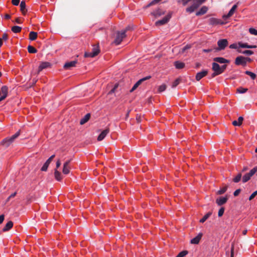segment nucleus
Segmentation results:
<instances>
[{
    "mask_svg": "<svg viewBox=\"0 0 257 257\" xmlns=\"http://www.w3.org/2000/svg\"><path fill=\"white\" fill-rule=\"evenodd\" d=\"M50 63L48 62H42L39 67L38 74H39L40 72L43 69L48 68L50 67Z\"/></svg>",
    "mask_w": 257,
    "mask_h": 257,
    "instance_id": "14",
    "label": "nucleus"
},
{
    "mask_svg": "<svg viewBox=\"0 0 257 257\" xmlns=\"http://www.w3.org/2000/svg\"><path fill=\"white\" fill-rule=\"evenodd\" d=\"M171 18V14H169L164 17L162 20H159L155 23L156 26H161L164 25L168 22L170 18Z\"/></svg>",
    "mask_w": 257,
    "mask_h": 257,
    "instance_id": "6",
    "label": "nucleus"
},
{
    "mask_svg": "<svg viewBox=\"0 0 257 257\" xmlns=\"http://www.w3.org/2000/svg\"><path fill=\"white\" fill-rule=\"evenodd\" d=\"M228 45V41L227 39H220L217 42L218 47L216 48L215 51H220L224 50Z\"/></svg>",
    "mask_w": 257,
    "mask_h": 257,
    "instance_id": "4",
    "label": "nucleus"
},
{
    "mask_svg": "<svg viewBox=\"0 0 257 257\" xmlns=\"http://www.w3.org/2000/svg\"><path fill=\"white\" fill-rule=\"evenodd\" d=\"M206 0H193L192 5L186 9V12L191 13L197 9Z\"/></svg>",
    "mask_w": 257,
    "mask_h": 257,
    "instance_id": "2",
    "label": "nucleus"
},
{
    "mask_svg": "<svg viewBox=\"0 0 257 257\" xmlns=\"http://www.w3.org/2000/svg\"><path fill=\"white\" fill-rule=\"evenodd\" d=\"M227 187H228L227 186H225L223 188L220 189L219 190H218L217 192V194H218V195L223 194V193H224L226 191V190L227 189Z\"/></svg>",
    "mask_w": 257,
    "mask_h": 257,
    "instance_id": "35",
    "label": "nucleus"
},
{
    "mask_svg": "<svg viewBox=\"0 0 257 257\" xmlns=\"http://www.w3.org/2000/svg\"><path fill=\"white\" fill-rule=\"evenodd\" d=\"M247 88L240 87L237 89V91L239 93H245L247 91Z\"/></svg>",
    "mask_w": 257,
    "mask_h": 257,
    "instance_id": "41",
    "label": "nucleus"
},
{
    "mask_svg": "<svg viewBox=\"0 0 257 257\" xmlns=\"http://www.w3.org/2000/svg\"><path fill=\"white\" fill-rule=\"evenodd\" d=\"M238 45L240 47L243 48H248L250 49V45H248L247 43H242L241 42L238 43Z\"/></svg>",
    "mask_w": 257,
    "mask_h": 257,
    "instance_id": "38",
    "label": "nucleus"
},
{
    "mask_svg": "<svg viewBox=\"0 0 257 257\" xmlns=\"http://www.w3.org/2000/svg\"><path fill=\"white\" fill-rule=\"evenodd\" d=\"M191 48V45H187L185 46H184L183 48H182L179 51L181 53H184L186 52V50L190 49Z\"/></svg>",
    "mask_w": 257,
    "mask_h": 257,
    "instance_id": "40",
    "label": "nucleus"
},
{
    "mask_svg": "<svg viewBox=\"0 0 257 257\" xmlns=\"http://www.w3.org/2000/svg\"><path fill=\"white\" fill-rule=\"evenodd\" d=\"M234 12H235V10H234L232 9H231L230 10L229 12H228V13L227 15H224L223 16V17H222L223 19L224 20L227 19L228 18H229L230 17H231L233 15Z\"/></svg>",
    "mask_w": 257,
    "mask_h": 257,
    "instance_id": "27",
    "label": "nucleus"
},
{
    "mask_svg": "<svg viewBox=\"0 0 257 257\" xmlns=\"http://www.w3.org/2000/svg\"><path fill=\"white\" fill-rule=\"evenodd\" d=\"M228 200L227 196L221 197L216 200V203L218 206H221L225 204Z\"/></svg>",
    "mask_w": 257,
    "mask_h": 257,
    "instance_id": "12",
    "label": "nucleus"
},
{
    "mask_svg": "<svg viewBox=\"0 0 257 257\" xmlns=\"http://www.w3.org/2000/svg\"><path fill=\"white\" fill-rule=\"evenodd\" d=\"M212 69L213 71L216 72V73L217 74H220L222 73V71H221L220 66L217 63H212Z\"/></svg>",
    "mask_w": 257,
    "mask_h": 257,
    "instance_id": "13",
    "label": "nucleus"
},
{
    "mask_svg": "<svg viewBox=\"0 0 257 257\" xmlns=\"http://www.w3.org/2000/svg\"><path fill=\"white\" fill-rule=\"evenodd\" d=\"M257 172V167H254L252 169L248 174L250 177H252Z\"/></svg>",
    "mask_w": 257,
    "mask_h": 257,
    "instance_id": "42",
    "label": "nucleus"
},
{
    "mask_svg": "<svg viewBox=\"0 0 257 257\" xmlns=\"http://www.w3.org/2000/svg\"><path fill=\"white\" fill-rule=\"evenodd\" d=\"M2 39V41H7L8 39V35L6 33H4L3 34L2 38H1Z\"/></svg>",
    "mask_w": 257,
    "mask_h": 257,
    "instance_id": "54",
    "label": "nucleus"
},
{
    "mask_svg": "<svg viewBox=\"0 0 257 257\" xmlns=\"http://www.w3.org/2000/svg\"><path fill=\"white\" fill-rule=\"evenodd\" d=\"M21 30L22 28L17 26H13L12 28V31L15 33H20L21 31Z\"/></svg>",
    "mask_w": 257,
    "mask_h": 257,
    "instance_id": "32",
    "label": "nucleus"
},
{
    "mask_svg": "<svg viewBox=\"0 0 257 257\" xmlns=\"http://www.w3.org/2000/svg\"><path fill=\"white\" fill-rule=\"evenodd\" d=\"M150 78H151V76H147L146 77H144L143 78L140 79L139 81H138L135 84V85L133 86L132 88L130 90V92H133L135 90H136L139 87V85H140L143 82L145 81L146 80L150 79Z\"/></svg>",
    "mask_w": 257,
    "mask_h": 257,
    "instance_id": "7",
    "label": "nucleus"
},
{
    "mask_svg": "<svg viewBox=\"0 0 257 257\" xmlns=\"http://www.w3.org/2000/svg\"><path fill=\"white\" fill-rule=\"evenodd\" d=\"M166 85L165 84H162L159 87L158 91L160 92H162L165 91L166 89Z\"/></svg>",
    "mask_w": 257,
    "mask_h": 257,
    "instance_id": "43",
    "label": "nucleus"
},
{
    "mask_svg": "<svg viewBox=\"0 0 257 257\" xmlns=\"http://www.w3.org/2000/svg\"><path fill=\"white\" fill-rule=\"evenodd\" d=\"M77 63V60L67 62L64 65L63 68L65 69H70L71 67H75Z\"/></svg>",
    "mask_w": 257,
    "mask_h": 257,
    "instance_id": "10",
    "label": "nucleus"
},
{
    "mask_svg": "<svg viewBox=\"0 0 257 257\" xmlns=\"http://www.w3.org/2000/svg\"><path fill=\"white\" fill-rule=\"evenodd\" d=\"M70 162L71 160H69L66 161L63 164L62 172L65 175H67L70 172V170L71 169L70 167Z\"/></svg>",
    "mask_w": 257,
    "mask_h": 257,
    "instance_id": "8",
    "label": "nucleus"
},
{
    "mask_svg": "<svg viewBox=\"0 0 257 257\" xmlns=\"http://www.w3.org/2000/svg\"><path fill=\"white\" fill-rule=\"evenodd\" d=\"M241 173H238L237 175L233 179V181L235 183H237L240 181L241 178Z\"/></svg>",
    "mask_w": 257,
    "mask_h": 257,
    "instance_id": "37",
    "label": "nucleus"
},
{
    "mask_svg": "<svg viewBox=\"0 0 257 257\" xmlns=\"http://www.w3.org/2000/svg\"><path fill=\"white\" fill-rule=\"evenodd\" d=\"M132 29H133L132 27H131V26H128L127 27H126L125 28V29L123 31H125V33L126 31L131 30Z\"/></svg>",
    "mask_w": 257,
    "mask_h": 257,
    "instance_id": "61",
    "label": "nucleus"
},
{
    "mask_svg": "<svg viewBox=\"0 0 257 257\" xmlns=\"http://www.w3.org/2000/svg\"><path fill=\"white\" fill-rule=\"evenodd\" d=\"M188 253L187 250H183L180 252L176 257H184Z\"/></svg>",
    "mask_w": 257,
    "mask_h": 257,
    "instance_id": "45",
    "label": "nucleus"
},
{
    "mask_svg": "<svg viewBox=\"0 0 257 257\" xmlns=\"http://www.w3.org/2000/svg\"><path fill=\"white\" fill-rule=\"evenodd\" d=\"M5 219V216L4 214L0 215V224L3 223Z\"/></svg>",
    "mask_w": 257,
    "mask_h": 257,
    "instance_id": "60",
    "label": "nucleus"
},
{
    "mask_svg": "<svg viewBox=\"0 0 257 257\" xmlns=\"http://www.w3.org/2000/svg\"><path fill=\"white\" fill-rule=\"evenodd\" d=\"M13 226V222L12 221H9L3 228V232H6L10 230Z\"/></svg>",
    "mask_w": 257,
    "mask_h": 257,
    "instance_id": "20",
    "label": "nucleus"
},
{
    "mask_svg": "<svg viewBox=\"0 0 257 257\" xmlns=\"http://www.w3.org/2000/svg\"><path fill=\"white\" fill-rule=\"evenodd\" d=\"M175 66L177 69H182L184 67L185 64L179 61H176L175 62Z\"/></svg>",
    "mask_w": 257,
    "mask_h": 257,
    "instance_id": "29",
    "label": "nucleus"
},
{
    "mask_svg": "<svg viewBox=\"0 0 257 257\" xmlns=\"http://www.w3.org/2000/svg\"><path fill=\"white\" fill-rule=\"evenodd\" d=\"M49 165V164L46 162L43 165V167L41 168V170L42 171H46L47 170Z\"/></svg>",
    "mask_w": 257,
    "mask_h": 257,
    "instance_id": "44",
    "label": "nucleus"
},
{
    "mask_svg": "<svg viewBox=\"0 0 257 257\" xmlns=\"http://www.w3.org/2000/svg\"><path fill=\"white\" fill-rule=\"evenodd\" d=\"M5 18L6 19H10L11 18V16L9 14H6L5 16Z\"/></svg>",
    "mask_w": 257,
    "mask_h": 257,
    "instance_id": "63",
    "label": "nucleus"
},
{
    "mask_svg": "<svg viewBox=\"0 0 257 257\" xmlns=\"http://www.w3.org/2000/svg\"><path fill=\"white\" fill-rule=\"evenodd\" d=\"M90 114L89 113L86 114L84 117H83L80 121V123L81 124H83L85 123L90 118Z\"/></svg>",
    "mask_w": 257,
    "mask_h": 257,
    "instance_id": "26",
    "label": "nucleus"
},
{
    "mask_svg": "<svg viewBox=\"0 0 257 257\" xmlns=\"http://www.w3.org/2000/svg\"><path fill=\"white\" fill-rule=\"evenodd\" d=\"M245 73L246 75L249 76L251 77V78L253 80H254L256 78L255 74H254V73H252L249 71H246L245 72Z\"/></svg>",
    "mask_w": 257,
    "mask_h": 257,
    "instance_id": "36",
    "label": "nucleus"
},
{
    "mask_svg": "<svg viewBox=\"0 0 257 257\" xmlns=\"http://www.w3.org/2000/svg\"><path fill=\"white\" fill-rule=\"evenodd\" d=\"M61 165V162H60V160L59 159H58L56 162V169H57Z\"/></svg>",
    "mask_w": 257,
    "mask_h": 257,
    "instance_id": "58",
    "label": "nucleus"
},
{
    "mask_svg": "<svg viewBox=\"0 0 257 257\" xmlns=\"http://www.w3.org/2000/svg\"><path fill=\"white\" fill-rule=\"evenodd\" d=\"M235 64L236 65L245 66L246 64L245 61V57L241 56L237 57L235 60Z\"/></svg>",
    "mask_w": 257,
    "mask_h": 257,
    "instance_id": "9",
    "label": "nucleus"
},
{
    "mask_svg": "<svg viewBox=\"0 0 257 257\" xmlns=\"http://www.w3.org/2000/svg\"><path fill=\"white\" fill-rule=\"evenodd\" d=\"M245 61L246 62L247 61L251 62V59L250 58H248V57H245Z\"/></svg>",
    "mask_w": 257,
    "mask_h": 257,
    "instance_id": "64",
    "label": "nucleus"
},
{
    "mask_svg": "<svg viewBox=\"0 0 257 257\" xmlns=\"http://www.w3.org/2000/svg\"><path fill=\"white\" fill-rule=\"evenodd\" d=\"M251 177H250L248 173L245 174L242 177V182L245 183L247 182L248 180H250Z\"/></svg>",
    "mask_w": 257,
    "mask_h": 257,
    "instance_id": "34",
    "label": "nucleus"
},
{
    "mask_svg": "<svg viewBox=\"0 0 257 257\" xmlns=\"http://www.w3.org/2000/svg\"><path fill=\"white\" fill-rule=\"evenodd\" d=\"M125 31H121V32H117L114 43L117 45L120 44L122 39L125 38Z\"/></svg>",
    "mask_w": 257,
    "mask_h": 257,
    "instance_id": "5",
    "label": "nucleus"
},
{
    "mask_svg": "<svg viewBox=\"0 0 257 257\" xmlns=\"http://www.w3.org/2000/svg\"><path fill=\"white\" fill-rule=\"evenodd\" d=\"M118 86V84H115L113 87V88L109 91V93L111 94L112 93H114L115 91V90L117 88Z\"/></svg>",
    "mask_w": 257,
    "mask_h": 257,
    "instance_id": "48",
    "label": "nucleus"
},
{
    "mask_svg": "<svg viewBox=\"0 0 257 257\" xmlns=\"http://www.w3.org/2000/svg\"><path fill=\"white\" fill-rule=\"evenodd\" d=\"M227 65L226 64H224L222 66H220L221 71H222V73L224 71V70L226 69Z\"/></svg>",
    "mask_w": 257,
    "mask_h": 257,
    "instance_id": "59",
    "label": "nucleus"
},
{
    "mask_svg": "<svg viewBox=\"0 0 257 257\" xmlns=\"http://www.w3.org/2000/svg\"><path fill=\"white\" fill-rule=\"evenodd\" d=\"M164 14L165 12L160 9H158V10H156L152 13V14L155 17H159L162 15H164Z\"/></svg>",
    "mask_w": 257,
    "mask_h": 257,
    "instance_id": "22",
    "label": "nucleus"
},
{
    "mask_svg": "<svg viewBox=\"0 0 257 257\" xmlns=\"http://www.w3.org/2000/svg\"><path fill=\"white\" fill-rule=\"evenodd\" d=\"M241 192V189H238L237 190H236L234 193H233V195L234 196H237L238 195V194L240 193Z\"/></svg>",
    "mask_w": 257,
    "mask_h": 257,
    "instance_id": "55",
    "label": "nucleus"
},
{
    "mask_svg": "<svg viewBox=\"0 0 257 257\" xmlns=\"http://www.w3.org/2000/svg\"><path fill=\"white\" fill-rule=\"evenodd\" d=\"M212 214V212H209L207 214H206L202 219L200 220V222L203 223Z\"/></svg>",
    "mask_w": 257,
    "mask_h": 257,
    "instance_id": "30",
    "label": "nucleus"
},
{
    "mask_svg": "<svg viewBox=\"0 0 257 257\" xmlns=\"http://www.w3.org/2000/svg\"><path fill=\"white\" fill-rule=\"evenodd\" d=\"M208 11V8L206 6H203L200 10L196 12V16H200L205 14Z\"/></svg>",
    "mask_w": 257,
    "mask_h": 257,
    "instance_id": "21",
    "label": "nucleus"
},
{
    "mask_svg": "<svg viewBox=\"0 0 257 257\" xmlns=\"http://www.w3.org/2000/svg\"><path fill=\"white\" fill-rule=\"evenodd\" d=\"M37 38V33L32 31L29 34V39L31 41L35 40Z\"/></svg>",
    "mask_w": 257,
    "mask_h": 257,
    "instance_id": "28",
    "label": "nucleus"
},
{
    "mask_svg": "<svg viewBox=\"0 0 257 257\" xmlns=\"http://www.w3.org/2000/svg\"><path fill=\"white\" fill-rule=\"evenodd\" d=\"M243 118L242 116H239L238 118V120H234L232 122V124L234 126H240L241 125Z\"/></svg>",
    "mask_w": 257,
    "mask_h": 257,
    "instance_id": "24",
    "label": "nucleus"
},
{
    "mask_svg": "<svg viewBox=\"0 0 257 257\" xmlns=\"http://www.w3.org/2000/svg\"><path fill=\"white\" fill-rule=\"evenodd\" d=\"M229 48L230 49H237V45L236 43H233L232 44H231L229 46Z\"/></svg>",
    "mask_w": 257,
    "mask_h": 257,
    "instance_id": "57",
    "label": "nucleus"
},
{
    "mask_svg": "<svg viewBox=\"0 0 257 257\" xmlns=\"http://www.w3.org/2000/svg\"><path fill=\"white\" fill-rule=\"evenodd\" d=\"M191 0H179L178 1V3H181L182 2V4L184 5V6H185L188 3H189V2H190Z\"/></svg>",
    "mask_w": 257,
    "mask_h": 257,
    "instance_id": "52",
    "label": "nucleus"
},
{
    "mask_svg": "<svg viewBox=\"0 0 257 257\" xmlns=\"http://www.w3.org/2000/svg\"><path fill=\"white\" fill-rule=\"evenodd\" d=\"M8 87L7 86H3L2 87L0 91L1 96L4 97L6 98L8 95Z\"/></svg>",
    "mask_w": 257,
    "mask_h": 257,
    "instance_id": "16",
    "label": "nucleus"
},
{
    "mask_svg": "<svg viewBox=\"0 0 257 257\" xmlns=\"http://www.w3.org/2000/svg\"><path fill=\"white\" fill-rule=\"evenodd\" d=\"M208 73L207 70H203L201 72H198L196 75V79L197 81H199L203 77H205Z\"/></svg>",
    "mask_w": 257,
    "mask_h": 257,
    "instance_id": "17",
    "label": "nucleus"
},
{
    "mask_svg": "<svg viewBox=\"0 0 257 257\" xmlns=\"http://www.w3.org/2000/svg\"><path fill=\"white\" fill-rule=\"evenodd\" d=\"M213 61L216 63L220 64L229 63V61L223 57H215L213 58Z\"/></svg>",
    "mask_w": 257,
    "mask_h": 257,
    "instance_id": "15",
    "label": "nucleus"
},
{
    "mask_svg": "<svg viewBox=\"0 0 257 257\" xmlns=\"http://www.w3.org/2000/svg\"><path fill=\"white\" fill-rule=\"evenodd\" d=\"M55 157V155H52L47 161H46V162L48 163V164H50V163L51 162V161H52V160L54 159V158Z\"/></svg>",
    "mask_w": 257,
    "mask_h": 257,
    "instance_id": "56",
    "label": "nucleus"
},
{
    "mask_svg": "<svg viewBox=\"0 0 257 257\" xmlns=\"http://www.w3.org/2000/svg\"><path fill=\"white\" fill-rule=\"evenodd\" d=\"M249 32L252 35H257V30L254 28H249Z\"/></svg>",
    "mask_w": 257,
    "mask_h": 257,
    "instance_id": "47",
    "label": "nucleus"
},
{
    "mask_svg": "<svg viewBox=\"0 0 257 257\" xmlns=\"http://www.w3.org/2000/svg\"><path fill=\"white\" fill-rule=\"evenodd\" d=\"M15 22L18 24H21L22 22L19 18H17L15 20Z\"/></svg>",
    "mask_w": 257,
    "mask_h": 257,
    "instance_id": "62",
    "label": "nucleus"
},
{
    "mask_svg": "<svg viewBox=\"0 0 257 257\" xmlns=\"http://www.w3.org/2000/svg\"><path fill=\"white\" fill-rule=\"evenodd\" d=\"M17 194V192H14V193L12 194L6 200V203H7L8 201H10V200L12 198H14Z\"/></svg>",
    "mask_w": 257,
    "mask_h": 257,
    "instance_id": "49",
    "label": "nucleus"
},
{
    "mask_svg": "<svg viewBox=\"0 0 257 257\" xmlns=\"http://www.w3.org/2000/svg\"><path fill=\"white\" fill-rule=\"evenodd\" d=\"M54 176L55 178L58 181H60L62 179L61 173L59 172L57 169L55 170Z\"/></svg>",
    "mask_w": 257,
    "mask_h": 257,
    "instance_id": "25",
    "label": "nucleus"
},
{
    "mask_svg": "<svg viewBox=\"0 0 257 257\" xmlns=\"http://www.w3.org/2000/svg\"><path fill=\"white\" fill-rule=\"evenodd\" d=\"M20 2V0H12V3L14 6H18Z\"/></svg>",
    "mask_w": 257,
    "mask_h": 257,
    "instance_id": "53",
    "label": "nucleus"
},
{
    "mask_svg": "<svg viewBox=\"0 0 257 257\" xmlns=\"http://www.w3.org/2000/svg\"><path fill=\"white\" fill-rule=\"evenodd\" d=\"M109 128H106L104 130H103L100 134L98 136L97 138V141H101L103 140L106 136L109 133Z\"/></svg>",
    "mask_w": 257,
    "mask_h": 257,
    "instance_id": "11",
    "label": "nucleus"
},
{
    "mask_svg": "<svg viewBox=\"0 0 257 257\" xmlns=\"http://www.w3.org/2000/svg\"><path fill=\"white\" fill-rule=\"evenodd\" d=\"M257 195V191H254L253 193L251 194V195L249 196L248 199L249 200H251L253 199L255 196Z\"/></svg>",
    "mask_w": 257,
    "mask_h": 257,
    "instance_id": "50",
    "label": "nucleus"
},
{
    "mask_svg": "<svg viewBox=\"0 0 257 257\" xmlns=\"http://www.w3.org/2000/svg\"><path fill=\"white\" fill-rule=\"evenodd\" d=\"M161 0H153L152 2H151L148 6V7H150L151 6L155 5L160 2Z\"/></svg>",
    "mask_w": 257,
    "mask_h": 257,
    "instance_id": "51",
    "label": "nucleus"
},
{
    "mask_svg": "<svg viewBox=\"0 0 257 257\" xmlns=\"http://www.w3.org/2000/svg\"><path fill=\"white\" fill-rule=\"evenodd\" d=\"M100 52L99 46L98 44L93 45V48L91 52H85L84 54L85 57H94L97 56Z\"/></svg>",
    "mask_w": 257,
    "mask_h": 257,
    "instance_id": "3",
    "label": "nucleus"
},
{
    "mask_svg": "<svg viewBox=\"0 0 257 257\" xmlns=\"http://www.w3.org/2000/svg\"><path fill=\"white\" fill-rule=\"evenodd\" d=\"M26 3L25 1H22L20 3V10L23 14V15H25L26 14L27 10L26 9Z\"/></svg>",
    "mask_w": 257,
    "mask_h": 257,
    "instance_id": "23",
    "label": "nucleus"
},
{
    "mask_svg": "<svg viewBox=\"0 0 257 257\" xmlns=\"http://www.w3.org/2000/svg\"><path fill=\"white\" fill-rule=\"evenodd\" d=\"M238 52L239 53H242L243 54H245L246 55H251L253 54V52L251 50L241 51L240 50H238Z\"/></svg>",
    "mask_w": 257,
    "mask_h": 257,
    "instance_id": "31",
    "label": "nucleus"
},
{
    "mask_svg": "<svg viewBox=\"0 0 257 257\" xmlns=\"http://www.w3.org/2000/svg\"><path fill=\"white\" fill-rule=\"evenodd\" d=\"M202 236V233H199L196 237H195L194 238H193V239H192L191 240V243L192 244H198L201 237Z\"/></svg>",
    "mask_w": 257,
    "mask_h": 257,
    "instance_id": "19",
    "label": "nucleus"
},
{
    "mask_svg": "<svg viewBox=\"0 0 257 257\" xmlns=\"http://www.w3.org/2000/svg\"><path fill=\"white\" fill-rule=\"evenodd\" d=\"M20 134V131H18L10 138H5L1 142V145L3 146L5 148L8 147L14 142V141L19 136Z\"/></svg>",
    "mask_w": 257,
    "mask_h": 257,
    "instance_id": "1",
    "label": "nucleus"
},
{
    "mask_svg": "<svg viewBox=\"0 0 257 257\" xmlns=\"http://www.w3.org/2000/svg\"><path fill=\"white\" fill-rule=\"evenodd\" d=\"M28 51L30 53H35L37 52V49L34 47L29 45L28 47Z\"/></svg>",
    "mask_w": 257,
    "mask_h": 257,
    "instance_id": "33",
    "label": "nucleus"
},
{
    "mask_svg": "<svg viewBox=\"0 0 257 257\" xmlns=\"http://www.w3.org/2000/svg\"><path fill=\"white\" fill-rule=\"evenodd\" d=\"M181 82V79L180 78H178L177 79H176L174 82L173 83L172 85V88H175Z\"/></svg>",
    "mask_w": 257,
    "mask_h": 257,
    "instance_id": "39",
    "label": "nucleus"
},
{
    "mask_svg": "<svg viewBox=\"0 0 257 257\" xmlns=\"http://www.w3.org/2000/svg\"><path fill=\"white\" fill-rule=\"evenodd\" d=\"M209 23L211 25H213L218 24L223 25L224 24L221 20L214 18L209 19Z\"/></svg>",
    "mask_w": 257,
    "mask_h": 257,
    "instance_id": "18",
    "label": "nucleus"
},
{
    "mask_svg": "<svg viewBox=\"0 0 257 257\" xmlns=\"http://www.w3.org/2000/svg\"><path fill=\"white\" fill-rule=\"evenodd\" d=\"M224 212V208L223 207H221L218 211V216L219 217H221L223 215Z\"/></svg>",
    "mask_w": 257,
    "mask_h": 257,
    "instance_id": "46",
    "label": "nucleus"
}]
</instances>
